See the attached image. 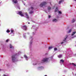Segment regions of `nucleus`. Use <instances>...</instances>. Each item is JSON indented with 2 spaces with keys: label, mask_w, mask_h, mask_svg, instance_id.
Here are the masks:
<instances>
[{
  "label": "nucleus",
  "mask_w": 76,
  "mask_h": 76,
  "mask_svg": "<svg viewBox=\"0 0 76 76\" xmlns=\"http://www.w3.org/2000/svg\"><path fill=\"white\" fill-rule=\"evenodd\" d=\"M16 55L12 56V61L13 62H15L16 61Z\"/></svg>",
  "instance_id": "obj_1"
},
{
  "label": "nucleus",
  "mask_w": 76,
  "mask_h": 76,
  "mask_svg": "<svg viewBox=\"0 0 76 76\" xmlns=\"http://www.w3.org/2000/svg\"><path fill=\"white\" fill-rule=\"evenodd\" d=\"M47 4V2L45 1L43 2L40 5V7H43L44 6H45Z\"/></svg>",
  "instance_id": "obj_2"
},
{
  "label": "nucleus",
  "mask_w": 76,
  "mask_h": 76,
  "mask_svg": "<svg viewBox=\"0 0 76 76\" xmlns=\"http://www.w3.org/2000/svg\"><path fill=\"white\" fill-rule=\"evenodd\" d=\"M18 15H20L21 16H24V15H23V13H22V12L21 11H20L18 12Z\"/></svg>",
  "instance_id": "obj_3"
},
{
  "label": "nucleus",
  "mask_w": 76,
  "mask_h": 76,
  "mask_svg": "<svg viewBox=\"0 0 76 76\" xmlns=\"http://www.w3.org/2000/svg\"><path fill=\"white\" fill-rule=\"evenodd\" d=\"M48 58H44L42 61L43 62H45V61H48Z\"/></svg>",
  "instance_id": "obj_4"
},
{
  "label": "nucleus",
  "mask_w": 76,
  "mask_h": 76,
  "mask_svg": "<svg viewBox=\"0 0 76 76\" xmlns=\"http://www.w3.org/2000/svg\"><path fill=\"white\" fill-rule=\"evenodd\" d=\"M23 28V29L25 30V31H26L27 30V27H26V26L24 25L22 27Z\"/></svg>",
  "instance_id": "obj_5"
},
{
  "label": "nucleus",
  "mask_w": 76,
  "mask_h": 76,
  "mask_svg": "<svg viewBox=\"0 0 76 76\" xmlns=\"http://www.w3.org/2000/svg\"><path fill=\"white\" fill-rule=\"evenodd\" d=\"M12 2L14 3H15V4H16V3H18V0H15H15H12Z\"/></svg>",
  "instance_id": "obj_6"
},
{
  "label": "nucleus",
  "mask_w": 76,
  "mask_h": 76,
  "mask_svg": "<svg viewBox=\"0 0 76 76\" xmlns=\"http://www.w3.org/2000/svg\"><path fill=\"white\" fill-rule=\"evenodd\" d=\"M58 11V7H56L55 10V12H57Z\"/></svg>",
  "instance_id": "obj_7"
},
{
  "label": "nucleus",
  "mask_w": 76,
  "mask_h": 76,
  "mask_svg": "<svg viewBox=\"0 0 76 76\" xmlns=\"http://www.w3.org/2000/svg\"><path fill=\"white\" fill-rule=\"evenodd\" d=\"M25 14L26 16H27L26 18L27 19H29V16H28V14H27V13H25Z\"/></svg>",
  "instance_id": "obj_8"
},
{
  "label": "nucleus",
  "mask_w": 76,
  "mask_h": 76,
  "mask_svg": "<svg viewBox=\"0 0 76 76\" xmlns=\"http://www.w3.org/2000/svg\"><path fill=\"white\" fill-rule=\"evenodd\" d=\"M57 19H53V22H57Z\"/></svg>",
  "instance_id": "obj_9"
},
{
  "label": "nucleus",
  "mask_w": 76,
  "mask_h": 76,
  "mask_svg": "<svg viewBox=\"0 0 76 76\" xmlns=\"http://www.w3.org/2000/svg\"><path fill=\"white\" fill-rule=\"evenodd\" d=\"M76 31L73 32L72 34H71L72 36H73V35H75V34H76Z\"/></svg>",
  "instance_id": "obj_10"
},
{
  "label": "nucleus",
  "mask_w": 76,
  "mask_h": 76,
  "mask_svg": "<svg viewBox=\"0 0 76 76\" xmlns=\"http://www.w3.org/2000/svg\"><path fill=\"white\" fill-rule=\"evenodd\" d=\"M34 13V11H31L29 12L30 14H32V13Z\"/></svg>",
  "instance_id": "obj_11"
},
{
  "label": "nucleus",
  "mask_w": 76,
  "mask_h": 76,
  "mask_svg": "<svg viewBox=\"0 0 76 76\" xmlns=\"http://www.w3.org/2000/svg\"><path fill=\"white\" fill-rule=\"evenodd\" d=\"M60 61L62 62V63H64V60H63V59H61L60 60Z\"/></svg>",
  "instance_id": "obj_12"
},
{
  "label": "nucleus",
  "mask_w": 76,
  "mask_h": 76,
  "mask_svg": "<svg viewBox=\"0 0 76 76\" xmlns=\"http://www.w3.org/2000/svg\"><path fill=\"white\" fill-rule=\"evenodd\" d=\"M48 10H51V8L50 7H48Z\"/></svg>",
  "instance_id": "obj_13"
},
{
  "label": "nucleus",
  "mask_w": 76,
  "mask_h": 76,
  "mask_svg": "<svg viewBox=\"0 0 76 76\" xmlns=\"http://www.w3.org/2000/svg\"><path fill=\"white\" fill-rule=\"evenodd\" d=\"M10 48H13V46L11 44H10Z\"/></svg>",
  "instance_id": "obj_14"
},
{
  "label": "nucleus",
  "mask_w": 76,
  "mask_h": 76,
  "mask_svg": "<svg viewBox=\"0 0 76 76\" xmlns=\"http://www.w3.org/2000/svg\"><path fill=\"white\" fill-rule=\"evenodd\" d=\"M53 48V47L51 46L48 48V50H51Z\"/></svg>",
  "instance_id": "obj_15"
},
{
  "label": "nucleus",
  "mask_w": 76,
  "mask_h": 76,
  "mask_svg": "<svg viewBox=\"0 0 76 76\" xmlns=\"http://www.w3.org/2000/svg\"><path fill=\"white\" fill-rule=\"evenodd\" d=\"M62 2H63V0L60 1L58 3L59 4H60V3H62Z\"/></svg>",
  "instance_id": "obj_16"
},
{
  "label": "nucleus",
  "mask_w": 76,
  "mask_h": 76,
  "mask_svg": "<svg viewBox=\"0 0 76 76\" xmlns=\"http://www.w3.org/2000/svg\"><path fill=\"white\" fill-rule=\"evenodd\" d=\"M62 56V55H60L58 56V57H59V58H60Z\"/></svg>",
  "instance_id": "obj_17"
},
{
  "label": "nucleus",
  "mask_w": 76,
  "mask_h": 76,
  "mask_svg": "<svg viewBox=\"0 0 76 76\" xmlns=\"http://www.w3.org/2000/svg\"><path fill=\"white\" fill-rule=\"evenodd\" d=\"M24 57L25 58H26V59H27V58H28V57H27V56L25 55H24Z\"/></svg>",
  "instance_id": "obj_18"
},
{
  "label": "nucleus",
  "mask_w": 76,
  "mask_h": 76,
  "mask_svg": "<svg viewBox=\"0 0 76 76\" xmlns=\"http://www.w3.org/2000/svg\"><path fill=\"white\" fill-rule=\"evenodd\" d=\"M72 65H73V66H76V65L74 63H72Z\"/></svg>",
  "instance_id": "obj_19"
},
{
  "label": "nucleus",
  "mask_w": 76,
  "mask_h": 76,
  "mask_svg": "<svg viewBox=\"0 0 76 76\" xmlns=\"http://www.w3.org/2000/svg\"><path fill=\"white\" fill-rule=\"evenodd\" d=\"M54 50H55V51L57 50V48H54Z\"/></svg>",
  "instance_id": "obj_20"
},
{
  "label": "nucleus",
  "mask_w": 76,
  "mask_h": 76,
  "mask_svg": "<svg viewBox=\"0 0 76 76\" xmlns=\"http://www.w3.org/2000/svg\"><path fill=\"white\" fill-rule=\"evenodd\" d=\"M72 22L73 23V22H75V19H73V20H72Z\"/></svg>",
  "instance_id": "obj_21"
},
{
  "label": "nucleus",
  "mask_w": 76,
  "mask_h": 76,
  "mask_svg": "<svg viewBox=\"0 0 76 76\" xmlns=\"http://www.w3.org/2000/svg\"><path fill=\"white\" fill-rule=\"evenodd\" d=\"M72 32V30L71 29L69 30V33H70V32Z\"/></svg>",
  "instance_id": "obj_22"
},
{
  "label": "nucleus",
  "mask_w": 76,
  "mask_h": 76,
  "mask_svg": "<svg viewBox=\"0 0 76 76\" xmlns=\"http://www.w3.org/2000/svg\"><path fill=\"white\" fill-rule=\"evenodd\" d=\"M67 37L65 38V39L63 40V41H66V39H67Z\"/></svg>",
  "instance_id": "obj_23"
},
{
  "label": "nucleus",
  "mask_w": 76,
  "mask_h": 76,
  "mask_svg": "<svg viewBox=\"0 0 76 76\" xmlns=\"http://www.w3.org/2000/svg\"><path fill=\"white\" fill-rule=\"evenodd\" d=\"M31 9L32 10H33V9H34V8L33 7H31Z\"/></svg>",
  "instance_id": "obj_24"
},
{
  "label": "nucleus",
  "mask_w": 76,
  "mask_h": 76,
  "mask_svg": "<svg viewBox=\"0 0 76 76\" xmlns=\"http://www.w3.org/2000/svg\"><path fill=\"white\" fill-rule=\"evenodd\" d=\"M7 32H10V31H9V30H7Z\"/></svg>",
  "instance_id": "obj_25"
},
{
  "label": "nucleus",
  "mask_w": 76,
  "mask_h": 76,
  "mask_svg": "<svg viewBox=\"0 0 76 76\" xmlns=\"http://www.w3.org/2000/svg\"><path fill=\"white\" fill-rule=\"evenodd\" d=\"M14 31H13V30H12L11 31V32L12 33H13Z\"/></svg>",
  "instance_id": "obj_26"
},
{
  "label": "nucleus",
  "mask_w": 76,
  "mask_h": 76,
  "mask_svg": "<svg viewBox=\"0 0 76 76\" xmlns=\"http://www.w3.org/2000/svg\"><path fill=\"white\" fill-rule=\"evenodd\" d=\"M58 13L59 14H61V11H59Z\"/></svg>",
  "instance_id": "obj_27"
},
{
  "label": "nucleus",
  "mask_w": 76,
  "mask_h": 76,
  "mask_svg": "<svg viewBox=\"0 0 76 76\" xmlns=\"http://www.w3.org/2000/svg\"><path fill=\"white\" fill-rule=\"evenodd\" d=\"M9 41V39H7V40H6V42H7Z\"/></svg>",
  "instance_id": "obj_28"
},
{
  "label": "nucleus",
  "mask_w": 76,
  "mask_h": 76,
  "mask_svg": "<svg viewBox=\"0 0 76 76\" xmlns=\"http://www.w3.org/2000/svg\"><path fill=\"white\" fill-rule=\"evenodd\" d=\"M51 18V16H50V15H48V18Z\"/></svg>",
  "instance_id": "obj_29"
},
{
  "label": "nucleus",
  "mask_w": 76,
  "mask_h": 76,
  "mask_svg": "<svg viewBox=\"0 0 76 76\" xmlns=\"http://www.w3.org/2000/svg\"><path fill=\"white\" fill-rule=\"evenodd\" d=\"M32 43V41H31L30 42V44H31Z\"/></svg>",
  "instance_id": "obj_30"
},
{
  "label": "nucleus",
  "mask_w": 76,
  "mask_h": 76,
  "mask_svg": "<svg viewBox=\"0 0 76 76\" xmlns=\"http://www.w3.org/2000/svg\"><path fill=\"white\" fill-rule=\"evenodd\" d=\"M3 76H7V75H4Z\"/></svg>",
  "instance_id": "obj_31"
},
{
  "label": "nucleus",
  "mask_w": 76,
  "mask_h": 76,
  "mask_svg": "<svg viewBox=\"0 0 76 76\" xmlns=\"http://www.w3.org/2000/svg\"><path fill=\"white\" fill-rule=\"evenodd\" d=\"M61 44H63V42H61Z\"/></svg>",
  "instance_id": "obj_32"
},
{
  "label": "nucleus",
  "mask_w": 76,
  "mask_h": 76,
  "mask_svg": "<svg viewBox=\"0 0 76 76\" xmlns=\"http://www.w3.org/2000/svg\"><path fill=\"white\" fill-rule=\"evenodd\" d=\"M32 36H31L30 38H32Z\"/></svg>",
  "instance_id": "obj_33"
},
{
  "label": "nucleus",
  "mask_w": 76,
  "mask_h": 76,
  "mask_svg": "<svg viewBox=\"0 0 76 76\" xmlns=\"http://www.w3.org/2000/svg\"><path fill=\"white\" fill-rule=\"evenodd\" d=\"M30 24V23L29 22H28V24Z\"/></svg>",
  "instance_id": "obj_34"
},
{
  "label": "nucleus",
  "mask_w": 76,
  "mask_h": 76,
  "mask_svg": "<svg viewBox=\"0 0 76 76\" xmlns=\"http://www.w3.org/2000/svg\"><path fill=\"white\" fill-rule=\"evenodd\" d=\"M74 1H76V0H74Z\"/></svg>",
  "instance_id": "obj_35"
},
{
  "label": "nucleus",
  "mask_w": 76,
  "mask_h": 76,
  "mask_svg": "<svg viewBox=\"0 0 76 76\" xmlns=\"http://www.w3.org/2000/svg\"><path fill=\"white\" fill-rule=\"evenodd\" d=\"M45 76H47V75H45Z\"/></svg>",
  "instance_id": "obj_36"
},
{
  "label": "nucleus",
  "mask_w": 76,
  "mask_h": 76,
  "mask_svg": "<svg viewBox=\"0 0 76 76\" xmlns=\"http://www.w3.org/2000/svg\"><path fill=\"white\" fill-rule=\"evenodd\" d=\"M50 4H51V3H50Z\"/></svg>",
  "instance_id": "obj_37"
},
{
  "label": "nucleus",
  "mask_w": 76,
  "mask_h": 76,
  "mask_svg": "<svg viewBox=\"0 0 76 76\" xmlns=\"http://www.w3.org/2000/svg\"><path fill=\"white\" fill-rule=\"evenodd\" d=\"M25 1H26V0H24Z\"/></svg>",
  "instance_id": "obj_38"
},
{
  "label": "nucleus",
  "mask_w": 76,
  "mask_h": 76,
  "mask_svg": "<svg viewBox=\"0 0 76 76\" xmlns=\"http://www.w3.org/2000/svg\"><path fill=\"white\" fill-rule=\"evenodd\" d=\"M1 70V69H0V71Z\"/></svg>",
  "instance_id": "obj_39"
},
{
  "label": "nucleus",
  "mask_w": 76,
  "mask_h": 76,
  "mask_svg": "<svg viewBox=\"0 0 76 76\" xmlns=\"http://www.w3.org/2000/svg\"><path fill=\"white\" fill-rule=\"evenodd\" d=\"M1 25H0V26H1Z\"/></svg>",
  "instance_id": "obj_40"
}]
</instances>
